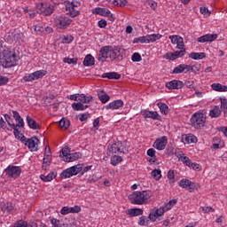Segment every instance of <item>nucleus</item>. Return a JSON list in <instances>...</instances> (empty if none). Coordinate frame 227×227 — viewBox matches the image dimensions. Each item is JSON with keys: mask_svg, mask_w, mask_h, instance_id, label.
<instances>
[{"mask_svg": "<svg viewBox=\"0 0 227 227\" xmlns=\"http://www.w3.org/2000/svg\"><path fill=\"white\" fill-rule=\"evenodd\" d=\"M157 106L161 113V114H168V113H169V107L168 106V105H166V103H157Z\"/></svg>", "mask_w": 227, "mask_h": 227, "instance_id": "obj_33", "label": "nucleus"}, {"mask_svg": "<svg viewBox=\"0 0 227 227\" xmlns=\"http://www.w3.org/2000/svg\"><path fill=\"white\" fill-rule=\"evenodd\" d=\"M211 88L215 91H227V86L221 83H213Z\"/></svg>", "mask_w": 227, "mask_h": 227, "instance_id": "obj_34", "label": "nucleus"}, {"mask_svg": "<svg viewBox=\"0 0 227 227\" xmlns=\"http://www.w3.org/2000/svg\"><path fill=\"white\" fill-rule=\"evenodd\" d=\"M121 74H120L116 72L104 73L102 74L103 79L107 78V79H116V80H118V79H121Z\"/></svg>", "mask_w": 227, "mask_h": 227, "instance_id": "obj_29", "label": "nucleus"}, {"mask_svg": "<svg viewBox=\"0 0 227 227\" xmlns=\"http://www.w3.org/2000/svg\"><path fill=\"white\" fill-rule=\"evenodd\" d=\"M79 6H81V2L77 0H73L72 2H66V12H67V15L72 17L73 19L75 17H79L81 15V12L78 10Z\"/></svg>", "mask_w": 227, "mask_h": 227, "instance_id": "obj_4", "label": "nucleus"}, {"mask_svg": "<svg viewBox=\"0 0 227 227\" xmlns=\"http://www.w3.org/2000/svg\"><path fill=\"white\" fill-rule=\"evenodd\" d=\"M92 13L100 15L101 17H106L107 13H109V9L97 7L92 10Z\"/></svg>", "mask_w": 227, "mask_h": 227, "instance_id": "obj_27", "label": "nucleus"}, {"mask_svg": "<svg viewBox=\"0 0 227 227\" xmlns=\"http://www.w3.org/2000/svg\"><path fill=\"white\" fill-rule=\"evenodd\" d=\"M113 4H114V6H125L127 0H113Z\"/></svg>", "mask_w": 227, "mask_h": 227, "instance_id": "obj_49", "label": "nucleus"}, {"mask_svg": "<svg viewBox=\"0 0 227 227\" xmlns=\"http://www.w3.org/2000/svg\"><path fill=\"white\" fill-rule=\"evenodd\" d=\"M27 123L29 129H32V130H40V129H42L40 124L38 122H36V121H35L29 115L27 116Z\"/></svg>", "mask_w": 227, "mask_h": 227, "instance_id": "obj_21", "label": "nucleus"}, {"mask_svg": "<svg viewBox=\"0 0 227 227\" xmlns=\"http://www.w3.org/2000/svg\"><path fill=\"white\" fill-rule=\"evenodd\" d=\"M138 224L139 226H148V219L146 218V216H141L139 218Z\"/></svg>", "mask_w": 227, "mask_h": 227, "instance_id": "obj_48", "label": "nucleus"}, {"mask_svg": "<svg viewBox=\"0 0 227 227\" xmlns=\"http://www.w3.org/2000/svg\"><path fill=\"white\" fill-rule=\"evenodd\" d=\"M76 102L81 103V104H85L86 102V95L84 94H78V98Z\"/></svg>", "mask_w": 227, "mask_h": 227, "instance_id": "obj_54", "label": "nucleus"}, {"mask_svg": "<svg viewBox=\"0 0 227 227\" xmlns=\"http://www.w3.org/2000/svg\"><path fill=\"white\" fill-rule=\"evenodd\" d=\"M179 187H182V189H186V191H189V192H194L196 190H198V184L192 182L189 179H182L178 183Z\"/></svg>", "mask_w": 227, "mask_h": 227, "instance_id": "obj_10", "label": "nucleus"}, {"mask_svg": "<svg viewBox=\"0 0 227 227\" xmlns=\"http://www.w3.org/2000/svg\"><path fill=\"white\" fill-rule=\"evenodd\" d=\"M12 129H13V134H14L16 139H20V141H21V143H26V137L24 136V134H22V133H20V131H19V129L17 128V126L12 125Z\"/></svg>", "mask_w": 227, "mask_h": 227, "instance_id": "obj_24", "label": "nucleus"}, {"mask_svg": "<svg viewBox=\"0 0 227 227\" xmlns=\"http://www.w3.org/2000/svg\"><path fill=\"white\" fill-rule=\"evenodd\" d=\"M57 176H58V172H51L47 176L44 174H42L40 176V178L41 180H43V182H52V180H54V178H56Z\"/></svg>", "mask_w": 227, "mask_h": 227, "instance_id": "obj_25", "label": "nucleus"}, {"mask_svg": "<svg viewBox=\"0 0 227 227\" xmlns=\"http://www.w3.org/2000/svg\"><path fill=\"white\" fill-rule=\"evenodd\" d=\"M95 65V58H85L83 67H93Z\"/></svg>", "mask_w": 227, "mask_h": 227, "instance_id": "obj_40", "label": "nucleus"}, {"mask_svg": "<svg viewBox=\"0 0 227 227\" xmlns=\"http://www.w3.org/2000/svg\"><path fill=\"white\" fill-rule=\"evenodd\" d=\"M184 72V74H187V72H194V67L185 64H180L174 68L172 74H182Z\"/></svg>", "mask_w": 227, "mask_h": 227, "instance_id": "obj_16", "label": "nucleus"}, {"mask_svg": "<svg viewBox=\"0 0 227 227\" xmlns=\"http://www.w3.org/2000/svg\"><path fill=\"white\" fill-rule=\"evenodd\" d=\"M54 22L59 29H67V27L72 24V20L65 15H59L56 16Z\"/></svg>", "mask_w": 227, "mask_h": 227, "instance_id": "obj_8", "label": "nucleus"}, {"mask_svg": "<svg viewBox=\"0 0 227 227\" xmlns=\"http://www.w3.org/2000/svg\"><path fill=\"white\" fill-rule=\"evenodd\" d=\"M0 58H17V55H15V52L12 50H10V48L4 46L3 47L0 46Z\"/></svg>", "mask_w": 227, "mask_h": 227, "instance_id": "obj_19", "label": "nucleus"}, {"mask_svg": "<svg viewBox=\"0 0 227 227\" xmlns=\"http://www.w3.org/2000/svg\"><path fill=\"white\" fill-rule=\"evenodd\" d=\"M168 145V137L163 136L160 138H157L153 144V148L156 150H166V145Z\"/></svg>", "mask_w": 227, "mask_h": 227, "instance_id": "obj_15", "label": "nucleus"}, {"mask_svg": "<svg viewBox=\"0 0 227 227\" xmlns=\"http://www.w3.org/2000/svg\"><path fill=\"white\" fill-rule=\"evenodd\" d=\"M189 58H207L205 52H192L189 54Z\"/></svg>", "mask_w": 227, "mask_h": 227, "instance_id": "obj_44", "label": "nucleus"}, {"mask_svg": "<svg viewBox=\"0 0 227 227\" xmlns=\"http://www.w3.org/2000/svg\"><path fill=\"white\" fill-rule=\"evenodd\" d=\"M127 215H129V217H137L139 215H143L144 211L141 208H129L126 211Z\"/></svg>", "mask_w": 227, "mask_h": 227, "instance_id": "obj_23", "label": "nucleus"}, {"mask_svg": "<svg viewBox=\"0 0 227 227\" xmlns=\"http://www.w3.org/2000/svg\"><path fill=\"white\" fill-rule=\"evenodd\" d=\"M49 154L44 153V157L43 160V164H51V160H52V156L51 155V148L48 147Z\"/></svg>", "mask_w": 227, "mask_h": 227, "instance_id": "obj_39", "label": "nucleus"}, {"mask_svg": "<svg viewBox=\"0 0 227 227\" xmlns=\"http://www.w3.org/2000/svg\"><path fill=\"white\" fill-rule=\"evenodd\" d=\"M7 176H11L12 178H18V176H20V173L22 170L20 169V167L17 166H12L10 165L4 169Z\"/></svg>", "mask_w": 227, "mask_h": 227, "instance_id": "obj_12", "label": "nucleus"}, {"mask_svg": "<svg viewBox=\"0 0 227 227\" xmlns=\"http://www.w3.org/2000/svg\"><path fill=\"white\" fill-rule=\"evenodd\" d=\"M209 116L211 118H219L221 116V109L219 106H215L209 111Z\"/></svg>", "mask_w": 227, "mask_h": 227, "instance_id": "obj_30", "label": "nucleus"}, {"mask_svg": "<svg viewBox=\"0 0 227 227\" xmlns=\"http://www.w3.org/2000/svg\"><path fill=\"white\" fill-rule=\"evenodd\" d=\"M74 42V36L73 35H64L62 36V43H72Z\"/></svg>", "mask_w": 227, "mask_h": 227, "instance_id": "obj_45", "label": "nucleus"}, {"mask_svg": "<svg viewBox=\"0 0 227 227\" xmlns=\"http://www.w3.org/2000/svg\"><path fill=\"white\" fill-rule=\"evenodd\" d=\"M168 38L171 41V43L176 45L177 49H180V51L168 52L164 55V58H182V56H185L184 38L180 35H169Z\"/></svg>", "mask_w": 227, "mask_h": 227, "instance_id": "obj_1", "label": "nucleus"}, {"mask_svg": "<svg viewBox=\"0 0 227 227\" xmlns=\"http://www.w3.org/2000/svg\"><path fill=\"white\" fill-rule=\"evenodd\" d=\"M120 107H123V100L118 99L111 102L106 106V109H112L114 111V109H120Z\"/></svg>", "mask_w": 227, "mask_h": 227, "instance_id": "obj_22", "label": "nucleus"}, {"mask_svg": "<svg viewBox=\"0 0 227 227\" xmlns=\"http://www.w3.org/2000/svg\"><path fill=\"white\" fill-rule=\"evenodd\" d=\"M147 43L157 42V40H160L162 38V35L160 34H153L147 35Z\"/></svg>", "mask_w": 227, "mask_h": 227, "instance_id": "obj_32", "label": "nucleus"}, {"mask_svg": "<svg viewBox=\"0 0 227 227\" xmlns=\"http://www.w3.org/2000/svg\"><path fill=\"white\" fill-rule=\"evenodd\" d=\"M82 171V165H74L60 173V178H71Z\"/></svg>", "mask_w": 227, "mask_h": 227, "instance_id": "obj_7", "label": "nucleus"}, {"mask_svg": "<svg viewBox=\"0 0 227 227\" xmlns=\"http://www.w3.org/2000/svg\"><path fill=\"white\" fill-rule=\"evenodd\" d=\"M36 12L40 15L49 16L54 13V5L48 3H42L36 5Z\"/></svg>", "mask_w": 227, "mask_h": 227, "instance_id": "obj_6", "label": "nucleus"}, {"mask_svg": "<svg viewBox=\"0 0 227 227\" xmlns=\"http://www.w3.org/2000/svg\"><path fill=\"white\" fill-rule=\"evenodd\" d=\"M38 143H40V139L36 137H33L31 138H26L23 145L28 147L30 152H38Z\"/></svg>", "mask_w": 227, "mask_h": 227, "instance_id": "obj_11", "label": "nucleus"}, {"mask_svg": "<svg viewBox=\"0 0 227 227\" xmlns=\"http://www.w3.org/2000/svg\"><path fill=\"white\" fill-rule=\"evenodd\" d=\"M98 26L101 29H104L107 26V21L106 20H101L98 21Z\"/></svg>", "mask_w": 227, "mask_h": 227, "instance_id": "obj_57", "label": "nucleus"}, {"mask_svg": "<svg viewBox=\"0 0 227 227\" xmlns=\"http://www.w3.org/2000/svg\"><path fill=\"white\" fill-rule=\"evenodd\" d=\"M108 153L110 155H119L121 153V142H114L109 145Z\"/></svg>", "mask_w": 227, "mask_h": 227, "instance_id": "obj_14", "label": "nucleus"}, {"mask_svg": "<svg viewBox=\"0 0 227 227\" xmlns=\"http://www.w3.org/2000/svg\"><path fill=\"white\" fill-rule=\"evenodd\" d=\"M59 125L60 129L67 130V129H68V127H70V121L67 118H62L59 121Z\"/></svg>", "mask_w": 227, "mask_h": 227, "instance_id": "obj_35", "label": "nucleus"}, {"mask_svg": "<svg viewBox=\"0 0 227 227\" xmlns=\"http://www.w3.org/2000/svg\"><path fill=\"white\" fill-rule=\"evenodd\" d=\"M189 168H192V169H194V171H200L201 170V165L198 163H192L190 162V165H188Z\"/></svg>", "mask_w": 227, "mask_h": 227, "instance_id": "obj_50", "label": "nucleus"}, {"mask_svg": "<svg viewBox=\"0 0 227 227\" xmlns=\"http://www.w3.org/2000/svg\"><path fill=\"white\" fill-rule=\"evenodd\" d=\"M133 43H148L147 36L137 37L133 40Z\"/></svg>", "mask_w": 227, "mask_h": 227, "instance_id": "obj_42", "label": "nucleus"}, {"mask_svg": "<svg viewBox=\"0 0 227 227\" xmlns=\"http://www.w3.org/2000/svg\"><path fill=\"white\" fill-rule=\"evenodd\" d=\"M217 40V34H207L197 39L200 43H205V42H214Z\"/></svg>", "mask_w": 227, "mask_h": 227, "instance_id": "obj_20", "label": "nucleus"}, {"mask_svg": "<svg viewBox=\"0 0 227 227\" xmlns=\"http://www.w3.org/2000/svg\"><path fill=\"white\" fill-rule=\"evenodd\" d=\"M192 125L195 129H201L205 127V122L207 121V117L201 113H195L191 118Z\"/></svg>", "mask_w": 227, "mask_h": 227, "instance_id": "obj_5", "label": "nucleus"}, {"mask_svg": "<svg viewBox=\"0 0 227 227\" xmlns=\"http://www.w3.org/2000/svg\"><path fill=\"white\" fill-rule=\"evenodd\" d=\"M88 107H90V106L88 105H82V103H73L72 104V108L74 109V111H84V109H88Z\"/></svg>", "mask_w": 227, "mask_h": 227, "instance_id": "obj_31", "label": "nucleus"}, {"mask_svg": "<svg viewBox=\"0 0 227 227\" xmlns=\"http://www.w3.org/2000/svg\"><path fill=\"white\" fill-rule=\"evenodd\" d=\"M200 13L204 16V17H210V11L208 10V8L207 7H200Z\"/></svg>", "mask_w": 227, "mask_h": 227, "instance_id": "obj_51", "label": "nucleus"}, {"mask_svg": "<svg viewBox=\"0 0 227 227\" xmlns=\"http://www.w3.org/2000/svg\"><path fill=\"white\" fill-rule=\"evenodd\" d=\"M220 100H221V109H222V111H223L224 114H226V113H227V100H226V98H221Z\"/></svg>", "mask_w": 227, "mask_h": 227, "instance_id": "obj_47", "label": "nucleus"}, {"mask_svg": "<svg viewBox=\"0 0 227 227\" xmlns=\"http://www.w3.org/2000/svg\"><path fill=\"white\" fill-rule=\"evenodd\" d=\"M168 90H182L184 88V82L180 80H173L166 83Z\"/></svg>", "mask_w": 227, "mask_h": 227, "instance_id": "obj_18", "label": "nucleus"}, {"mask_svg": "<svg viewBox=\"0 0 227 227\" xmlns=\"http://www.w3.org/2000/svg\"><path fill=\"white\" fill-rule=\"evenodd\" d=\"M8 81H10L8 77L0 75V86H4V84H7Z\"/></svg>", "mask_w": 227, "mask_h": 227, "instance_id": "obj_56", "label": "nucleus"}, {"mask_svg": "<svg viewBox=\"0 0 227 227\" xmlns=\"http://www.w3.org/2000/svg\"><path fill=\"white\" fill-rule=\"evenodd\" d=\"M168 180H172V181H170V184L175 183V170H169L168 171Z\"/></svg>", "mask_w": 227, "mask_h": 227, "instance_id": "obj_53", "label": "nucleus"}, {"mask_svg": "<svg viewBox=\"0 0 227 227\" xmlns=\"http://www.w3.org/2000/svg\"><path fill=\"white\" fill-rule=\"evenodd\" d=\"M90 118V113L82 114L80 115V121H86Z\"/></svg>", "mask_w": 227, "mask_h": 227, "instance_id": "obj_61", "label": "nucleus"}, {"mask_svg": "<svg viewBox=\"0 0 227 227\" xmlns=\"http://www.w3.org/2000/svg\"><path fill=\"white\" fill-rule=\"evenodd\" d=\"M44 75H47L46 70H39L35 71L32 74H27L23 77V81L25 82H31L33 81H37V79H42L44 77Z\"/></svg>", "mask_w": 227, "mask_h": 227, "instance_id": "obj_9", "label": "nucleus"}, {"mask_svg": "<svg viewBox=\"0 0 227 227\" xmlns=\"http://www.w3.org/2000/svg\"><path fill=\"white\" fill-rule=\"evenodd\" d=\"M181 161L184 162V164H186V166H191V159H189L187 156H184L181 159Z\"/></svg>", "mask_w": 227, "mask_h": 227, "instance_id": "obj_63", "label": "nucleus"}, {"mask_svg": "<svg viewBox=\"0 0 227 227\" xmlns=\"http://www.w3.org/2000/svg\"><path fill=\"white\" fill-rule=\"evenodd\" d=\"M0 129H3V130H6V121H4V119H3V117H0Z\"/></svg>", "mask_w": 227, "mask_h": 227, "instance_id": "obj_64", "label": "nucleus"}, {"mask_svg": "<svg viewBox=\"0 0 227 227\" xmlns=\"http://www.w3.org/2000/svg\"><path fill=\"white\" fill-rule=\"evenodd\" d=\"M164 212H166V209L161 207L159 209L154 207L151 213L148 215V219L152 221V223H155L157 221V217H161V215H164Z\"/></svg>", "mask_w": 227, "mask_h": 227, "instance_id": "obj_13", "label": "nucleus"}, {"mask_svg": "<svg viewBox=\"0 0 227 227\" xmlns=\"http://www.w3.org/2000/svg\"><path fill=\"white\" fill-rule=\"evenodd\" d=\"M4 118L5 119V121H7V124L9 125V127L12 128V125H15V123H12L10 121L12 120V117L8 114H4Z\"/></svg>", "mask_w": 227, "mask_h": 227, "instance_id": "obj_58", "label": "nucleus"}, {"mask_svg": "<svg viewBox=\"0 0 227 227\" xmlns=\"http://www.w3.org/2000/svg\"><path fill=\"white\" fill-rule=\"evenodd\" d=\"M71 214H79L81 212V207L79 206H74L73 207H70Z\"/></svg>", "mask_w": 227, "mask_h": 227, "instance_id": "obj_60", "label": "nucleus"}, {"mask_svg": "<svg viewBox=\"0 0 227 227\" xmlns=\"http://www.w3.org/2000/svg\"><path fill=\"white\" fill-rule=\"evenodd\" d=\"M121 51H123L120 46H104L100 49L99 53L102 58H123L121 55Z\"/></svg>", "mask_w": 227, "mask_h": 227, "instance_id": "obj_3", "label": "nucleus"}, {"mask_svg": "<svg viewBox=\"0 0 227 227\" xmlns=\"http://www.w3.org/2000/svg\"><path fill=\"white\" fill-rule=\"evenodd\" d=\"M98 98L102 102V104H106L111 100V97L107 95V93L98 94Z\"/></svg>", "mask_w": 227, "mask_h": 227, "instance_id": "obj_41", "label": "nucleus"}, {"mask_svg": "<svg viewBox=\"0 0 227 227\" xmlns=\"http://www.w3.org/2000/svg\"><path fill=\"white\" fill-rule=\"evenodd\" d=\"M33 27H34V31L35 33H43V31H44V27L40 25H35Z\"/></svg>", "mask_w": 227, "mask_h": 227, "instance_id": "obj_55", "label": "nucleus"}, {"mask_svg": "<svg viewBox=\"0 0 227 227\" xmlns=\"http://www.w3.org/2000/svg\"><path fill=\"white\" fill-rule=\"evenodd\" d=\"M82 157L81 153H69L67 162H74V160H79Z\"/></svg>", "mask_w": 227, "mask_h": 227, "instance_id": "obj_28", "label": "nucleus"}, {"mask_svg": "<svg viewBox=\"0 0 227 227\" xmlns=\"http://www.w3.org/2000/svg\"><path fill=\"white\" fill-rule=\"evenodd\" d=\"M0 64L4 68H12L17 65V59L15 58H0Z\"/></svg>", "mask_w": 227, "mask_h": 227, "instance_id": "obj_17", "label": "nucleus"}, {"mask_svg": "<svg viewBox=\"0 0 227 227\" xmlns=\"http://www.w3.org/2000/svg\"><path fill=\"white\" fill-rule=\"evenodd\" d=\"M63 61L68 65H77V58H64Z\"/></svg>", "mask_w": 227, "mask_h": 227, "instance_id": "obj_46", "label": "nucleus"}, {"mask_svg": "<svg viewBox=\"0 0 227 227\" xmlns=\"http://www.w3.org/2000/svg\"><path fill=\"white\" fill-rule=\"evenodd\" d=\"M153 178H154V180H160V178H162V175H161V171L160 169H153L151 173Z\"/></svg>", "mask_w": 227, "mask_h": 227, "instance_id": "obj_38", "label": "nucleus"}, {"mask_svg": "<svg viewBox=\"0 0 227 227\" xmlns=\"http://www.w3.org/2000/svg\"><path fill=\"white\" fill-rule=\"evenodd\" d=\"M153 196V192L152 191H142L134 192L128 196V199L132 203V205H145L148 203V200Z\"/></svg>", "mask_w": 227, "mask_h": 227, "instance_id": "obj_2", "label": "nucleus"}, {"mask_svg": "<svg viewBox=\"0 0 227 227\" xmlns=\"http://www.w3.org/2000/svg\"><path fill=\"white\" fill-rule=\"evenodd\" d=\"M123 159H121V156H119L118 154H114L111 157V164L112 166H118L120 162H121Z\"/></svg>", "mask_w": 227, "mask_h": 227, "instance_id": "obj_36", "label": "nucleus"}, {"mask_svg": "<svg viewBox=\"0 0 227 227\" xmlns=\"http://www.w3.org/2000/svg\"><path fill=\"white\" fill-rule=\"evenodd\" d=\"M185 143H188V145H191V143H198V138L194 135H186L184 137Z\"/></svg>", "mask_w": 227, "mask_h": 227, "instance_id": "obj_37", "label": "nucleus"}, {"mask_svg": "<svg viewBox=\"0 0 227 227\" xmlns=\"http://www.w3.org/2000/svg\"><path fill=\"white\" fill-rule=\"evenodd\" d=\"M147 155H148V157H152L153 159H155V157H157L155 155V149L151 148V149L147 150Z\"/></svg>", "mask_w": 227, "mask_h": 227, "instance_id": "obj_59", "label": "nucleus"}, {"mask_svg": "<svg viewBox=\"0 0 227 227\" xmlns=\"http://www.w3.org/2000/svg\"><path fill=\"white\" fill-rule=\"evenodd\" d=\"M144 118H152V120H160V115L157 112L145 111L143 113Z\"/></svg>", "mask_w": 227, "mask_h": 227, "instance_id": "obj_26", "label": "nucleus"}, {"mask_svg": "<svg viewBox=\"0 0 227 227\" xmlns=\"http://www.w3.org/2000/svg\"><path fill=\"white\" fill-rule=\"evenodd\" d=\"M61 155L63 157H66V159H68V155H70V147H68V145L65 146L60 153V157Z\"/></svg>", "mask_w": 227, "mask_h": 227, "instance_id": "obj_43", "label": "nucleus"}, {"mask_svg": "<svg viewBox=\"0 0 227 227\" xmlns=\"http://www.w3.org/2000/svg\"><path fill=\"white\" fill-rule=\"evenodd\" d=\"M70 207H63L60 210V214L62 215H67V214H72V211L70 209Z\"/></svg>", "mask_w": 227, "mask_h": 227, "instance_id": "obj_52", "label": "nucleus"}, {"mask_svg": "<svg viewBox=\"0 0 227 227\" xmlns=\"http://www.w3.org/2000/svg\"><path fill=\"white\" fill-rule=\"evenodd\" d=\"M18 123L15 124V127L17 129V127H20L21 129H24V119L21 117L20 119H18V121H16Z\"/></svg>", "mask_w": 227, "mask_h": 227, "instance_id": "obj_62", "label": "nucleus"}]
</instances>
